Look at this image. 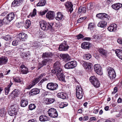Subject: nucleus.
<instances>
[{
    "label": "nucleus",
    "mask_w": 122,
    "mask_h": 122,
    "mask_svg": "<svg viewBox=\"0 0 122 122\" xmlns=\"http://www.w3.org/2000/svg\"><path fill=\"white\" fill-rule=\"evenodd\" d=\"M60 64L58 61L55 63L54 65V69L51 71L52 73L55 74L60 81H65L63 71L60 67Z\"/></svg>",
    "instance_id": "f257e3e1"
},
{
    "label": "nucleus",
    "mask_w": 122,
    "mask_h": 122,
    "mask_svg": "<svg viewBox=\"0 0 122 122\" xmlns=\"http://www.w3.org/2000/svg\"><path fill=\"white\" fill-rule=\"evenodd\" d=\"M40 25L41 29L46 31L49 29H51L53 25V23H47L44 20H41L39 22Z\"/></svg>",
    "instance_id": "f03ea898"
},
{
    "label": "nucleus",
    "mask_w": 122,
    "mask_h": 122,
    "mask_svg": "<svg viewBox=\"0 0 122 122\" xmlns=\"http://www.w3.org/2000/svg\"><path fill=\"white\" fill-rule=\"evenodd\" d=\"M76 95L78 99H81L83 96V93L81 88L79 86H77L76 88Z\"/></svg>",
    "instance_id": "7ed1b4c3"
},
{
    "label": "nucleus",
    "mask_w": 122,
    "mask_h": 122,
    "mask_svg": "<svg viewBox=\"0 0 122 122\" xmlns=\"http://www.w3.org/2000/svg\"><path fill=\"white\" fill-rule=\"evenodd\" d=\"M69 48L66 41H64L60 45L58 49L60 51H67Z\"/></svg>",
    "instance_id": "20e7f679"
},
{
    "label": "nucleus",
    "mask_w": 122,
    "mask_h": 122,
    "mask_svg": "<svg viewBox=\"0 0 122 122\" xmlns=\"http://www.w3.org/2000/svg\"><path fill=\"white\" fill-rule=\"evenodd\" d=\"M49 116L53 118H56L58 116V113L56 110L54 108H51L48 111Z\"/></svg>",
    "instance_id": "39448f33"
},
{
    "label": "nucleus",
    "mask_w": 122,
    "mask_h": 122,
    "mask_svg": "<svg viewBox=\"0 0 122 122\" xmlns=\"http://www.w3.org/2000/svg\"><path fill=\"white\" fill-rule=\"evenodd\" d=\"M58 84L56 83L50 82L47 85L46 88L49 90L54 91L56 90L58 88Z\"/></svg>",
    "instance_id": "423d86ee"
},
{
    "label": "nucleus",
    "mask_w": 122,
    "mask_h": 122,
    "mask_svg": "<svg viewBox=\"0 0 122 122\" xmlns=\"http://www.w3.org/2000/svg\"><path fill=\"white\" fill-rule=\"evenodd\" d=\"M77 65L76 62L74 61L66 64L64 66L65 68L67 69H71L74 68Z\"/></svg>",
    "instance_id": "0eeeda50"
},
{
    "label": "nucleus",
    "mask_w": 122,
    "mask_h": 122,
    "mask_svg": "<svg viewBox=\"0 0 122 122\" xmlns=\"http://www.w3.org/2000/svg\"><path fill=\"white\" fill-rule=\"evenodd\" d=\"M108 71L109 77L111 79L114 78L116 76V74L113 68L111 67H109Z\"/></svg>",
    "instance_id": "6e6552de"
},
{
    "label": "nucleus",
    "mask_w": 122,
    "mask_h": 122,
    "mask_svg": "<svg viewBox=\"0 0 122 122\" xmlns=\"http://www.w3.org/2000/svg\"><path fill=\"white\" fill-rule=\"evenodd\" d=\"M95 71L99 75H101L102 74V68L100 65L98 64H96L94 66Z\"/></svg>",
    "instance_id": "1a4fd4ad"
},
{
    "label": "nucleus",
    "mask_w": 122,
    "mask_h": 122,
    "mask_svg": "<svg viewBox=\"0 0 122 122\" xmlns=\"http://www.w3.org/2000/svg\"><path fill=\"white\" fill-rule=\"evenodd\" d=\"M46 17L49 20H53L55 17V13L54 11H50L47 13Z\"/></svg>",
    "instance_id": "9d476101"
},
{
    "label": "nucleus",
    "mask_w": 122,
    "mask_h": 122,
    "mask_svg": "<svg viewBox=\"0 0 122 122\" xmlns=\"http://www.w3.org/2000/svg\"><path fill=\"white\" fill-rule=\"evenodd\" d=\"M57 97L63 99H65L68 98V96L67 94L64 92H59L57 94Z\"/></svg>",
    "instance_id": "9b49d317"
},
{
    "label": "nucleus",
    "mask_w": 122,
    "mask_h": 122,
    "mask_svg": "<svg viewBox=\"0 0 122 122\" xmlns=\"http://www.w3.org/2000/svg\"><path fill=\"white\" fill-rule=\"evenodd\" d=\"M15 17V14L13 12L10 13L8 14L7 15V17L4 18L3 19V20L5 19H7L8 21H9V22L10 21L12 20Z\"/></svg>",
    "instance_id": "f8f14e48"
},
{
    "label": "nucleus",
    "mask_w": 122,
    "mask_h": 122,
    "mask_svg": "<svg viewBox=\"0 0 122 122\" xmlns=\"http://www.w3.org/2000/svg\"><path fill=\"white\" fill-rule=\"evenodd\" d=\"M21 72L23 74H26L29 72L28 68L23 65H21L20 67Z\"/></svg>",
    "instance_id": "ddd939ff"
},
{
    "label": "nucleus",
    "mask_w": 122,
    "mask_h": 122,
    "mask_svg": "<svg viewBox=\"0 0 122 122\" xmlns=\"http://www.w3.org/2000/svg\"><path fill=\"white\" fill-rule=\"evenodd\" d=\"M39 89L38 88H35L31 89L30 91L29 94L31 95H34L39 94Z\"/></svg>",
    "instance_id": "4468645a"
},
{
    "label": "nucleus",
    "mask_w": 122,
    "mask_h": 122,
    "mask_svg": "<svg viewBox=\"0 0 122 122\" xmlns=\"http://www.w3.org/2000/svg\"><path fill=\"white\" fill-rule=\"evenodd\" d=\"M117 26L116 24H111L108 28V30L110 32H114L117 29Z\"/></svg>",
    "instance_id": "2eb2a0df"
},
{
    "label": "nucleus",
    "mask_w": 122,
    "mask_h": 122,
    "mask_svg": "<svg viewBox=\"0 0 122 122\" xmlns=\"http://www.w3.org/2000/svg\"><path fill=\"white\" fill-rule=\"evenodd\" d=\"M8 61L7 57L2 56L0 58V65L5 64Z\"/></svg>",
    "instance_id": "dca6fc26"
},
{
    "label": "nucleus",
    "mask_w": 122,
    "mask_h": 122,
    "mask_svg": "<svg viewBox=\"0 0 122 122\" xmlns=\"http://www.w3.org/2000/svg\"><path fill=\"white\" fill-rule=\"evenodd\" d=\"M19 94V91L18 89H14L12 92L11 96L12 98H14L18 96Z\"/></svg>",
    "instance_id": "f3484780"
},
{
    "label": "nucleus",
    "mask_w": 122,
    "mask_h": 122,
    "mask_svg": "<svg viewBox=\"0 0 122 122\" xmlns=\"http://www.w3.org/2000/svg\"><path fill=\"white\" fill-rule=\"evenodd\" d=\"M44 100L45 103L46 104H49L53 103L55 100V99L53 98H45Z\"/></svg>",
    "instance_id": "a211bd4d"
},
{
    "label": "nucleus",
    "mask_w": 122,
    "mask_h": 122,
    "mask_svg": "<svg viewBox=\"0 0 122 122\" xmlns=\"http://www.w3.org/2000/svg\"><path fill=\"white\" fill-rule=\"evenodd\" d=\"M91 44L88 42H84L82 43L81 45V47L84 49H88L90 46Z\"/></svg>",
    "instance_id": "6ab92c4d"
},
{
    "label": "nucleus",
    "mask_w": 122,
    "mask_h": 122,
    "mask_svg": "<svg viewBox=\"0 0 122 122\" xmlns=\"http://www.w3.org/2000/svg\"><path fill=\"white\" fill-rule=\"evenodd\" d=\"M57 15L56 19L57 20L59 21L64 19V16L61 12H58L57 13Z\"/></svg>",
    "instance_id": "aec40b11"
},
{
    "label": "nucleus",
    "mask_w": 122,
    "mask_h": 122,
    "mask_svg": "<svg viewBox=\"0 0 122 122\" xmlns=\"http://www.w3.org/2000/svg\"><path fill=\"white\" fill-rule=\"evenodd\" d=\"M112 7L114 9L117 10L122 7V4L120 3H116L112 5Z\"/></svg>",
    "instance_id": "412c9836"
},
{
    "label": "nucleus",
    "mask_w": 122,
    "mask_h": 122,
    "mask_svg": "<svg viewBox=\"0 0 122 122\" xmlns=\"http://www.w3.org/2000/svg\"><path fill=\"white\" fill-rule=\"evenodd\" d=\"M18 37L22 41H24L27 37V35L23 33H19L18 35Z\"/></svg>",
    "instance_id": "4be33fe9"
},
{
    "label": "nucleus",
    "mask_w": 122,
    "mask_h": 122,
    "mask_svg": "<svg viewBox=\"0 0 122 122\" xmlns=\"http://www.w3.org/2000/svg\"><path fill=\"white\" fill-rule=\"evenodd\" d=\"M60 56L65 61H68L70 58L69 56L67 54H61L60 55Z\"/></svg>",
    "instance_id": "5701e85b"
},
{
    "label": "nucleus",
    "mask_w": 122,
    "mask_h": 122,
    "mask_svg": "<svg viewBox=\"0 0 122 122\" xmlns=\"http://www.w3.org/2000/svg\"><path fill=\"white\" fill-rule=\"evenodd\" d=\"M23 0H14L12 3L11 6L14 7L17 6H18L20 4Z\"/></svg>",
    "instance_id": "b1692460"
},
{
    "label": "nucleus",
    "mask_w": 122,
    "mask_h": 122,
    "mask_svg": "<svg viewBox=\"0 0 122 122\" xmlns=\"http://www.w3.org/2000/svg\"><path fill=\"white\" fill-rule=\"evenodd\" d=\"M115 52L117 57L122 60V50L120 49H117L116 50Z\"/></svg>",
    "instance_id": "393cba45"
},
{
    "label": "nucleus",
    "mask_w": 122,
    "mask_h": 122,
    "mask_svg": "<svg viewBox=\"0 0 122 122\" xmlns=\"http://www.w3.org/2000/svg\"><path fill=\"white\" fill-rule=\"evenodd\" d=\"M98 51L101 56L103 55L104 56H106L107 54V51L102 48H99Z\"/></svg>",
    "instance_id": "a878e982"
},
{
    "label": "nucleus",
    "mask_w": 122,
    "mask_h": 122,
    "mask_svg": "<svg viewBox=\"0 0 122 122\" xmlns=\"http://www.w3.org/2000/svg\"><path fill=\"white\" fill-rule=\"evenodd\" d=\"M91 64L89 63L84 62L83 64V66L86 70L87 71L88 70H91Z\"/></svg>",
    "instance_id": "bb28decb"
},
{
    "label": "nucleus",
    "mask_w": 122,
    "mask_h": 122,
    "mask_svg": "<svg viewBox=\"0 0 122 122\" xmlns=\"http://www.w3.org/2000/svg\"><path fill=\"white\" fill-rule=\"evenodd\" d=\"M39 120L41 122L47 121L49 119V117L44 115L41 116L39 117Z\"/></svg>",
    "instance_id": "cd10ccee"
},
{
    "label": "nucleus",
    "mask_w": 122,
    "mask_h": 122,
    "mask_svg": "<svg viewBox=\"0 0 122 122\" xmlns=\"http://www.w3.org/2000/svg\"><path fill=\"white\" fill-rule=\"evenodd\" d=\"M52 55L53 54L51 52H46L43 53L42 57L43 58L45 57H51Z\"/></svg>",
    "instance_id": "c85d7f7f"
},
{
    "label": "nucleus",
    "mask_w": 122,
    "mask_h": 122,
    "mask_svg": "<svg viewBox=\"0 0 122 122\" xmlns=\"http://www.w3.org/2000/svg\"><path fill=\"white\" fill-rule=\"evenodd\" d=\"M107 22L105 21H101L98 24V26L102 28H103L107 25Z\"/></svg>",
    "instance_id": "c756f323"
},
{
    "label": "nucleus",
    "mask_w": 122,
    "mask_h": 122,
    "mask_svg": "<svg viewBox=\"0 0 122 122\" xmlns=\"http://www.w3.org/2000/svg\"><path fill=\"white\" fill-rule=\"evenodd\" d=\"M28 103V102L26 100L22 99L20 102V106L21 107H25L27 106Z\"/></svg>",
    "instance_id": "7c9ffc66"
},
{
    "label": "nucleus",
    "mask_w": 122,
    "mask_h": 122,
    "mask_svg": "<svg viewBox=\"0 0 122 122\" xmlns=\"http://www.w3.org/2000/svg\"><path fill=\"white\" fill-rule=\"evenodd\" d=\"M46 3V0H40L37 4V6H42L44 5Z\"/></svg>",
    "instance_id": "2f4dec72"
},
{
    "label": "nucleus",
    "mask_w": 122,
    "mask_h": 122,
    "mask_svg": "<svg viewBox=\"0 0 122 122\" xmlns=\"http://www.w3.org/2000/svg\"><path fill=\"white\" fill-rule=\"evenodd\" d=\"M17 106L16 105H14L11 106L10 108L9 109L15 112L17 110Z\"/></svg>",
    "instance_id": "473e14b6"
},
{
    "label": "nucleus",
    "mask_w": 122,
    "mask_h": 122,
    "mask_svg": "<svg viewBox=\"0 0 122 122\" xmlns=\"http://www.w3.org/2000/svg\"><path fill=\"white\" fill-rule=\"evenodd\" d=\"M86 10V8L85 7H81L79 8L78 10V12L81 13L82 12L83 13H85Z\"/></svg>",
    "instance_id": "72a5a7b5"
},
{
    "label": "nucleus",
    "mask_w": 122,
    "mask_h": 122,
    "mask_svg": "<svg viewBox=\"0 0 122 122\" xmlns=\"http://www.w3.org/2000/svg\"><path fill=\"white\" fill-rule=\"evenodd\" d=\"M66 5L67 6L69 7V11L70 13L72 11L73 9L72 8L73 5L71 4L70 2H68V3H66Z\"/></svg>",
    "instance_id": "f704fd0d"
},
{
    "label": "nucleus",
    "mask_w": 122,
    "mask_h": 122,
    "mask_svg": "<svg viewBox=\"0 0 122 122\" xmlns=\"http://www.w3.org/2000/svg\"><path fill=\"white\" fill-rule=\"evenodd\" d=\"M40 80L39 78L38 77L34 78V79L32 81V82L31 83L32 85L33 86L38 83Z\"/></svg>",
    "instance_id": "c9c22d12"
},
{
    "label": "nucleus",
    "mask_w": 122,
    "mask_h": 122,
    "mask_svg": "<svg viewBox=\"0 0 122 122\" xmlns=\"http://www.w3.org/2000/svg\"><path fill=\"white\" fill-rule=\"evenodd\" d=\"M68 105V104L67 102H62L59 105V107L61 108H63L64 107L67 106Z\"/></svg>",
    "instance_id": "e433bc0d"
},
{
    "label": "nucleus",
    "mask_w": 122,
    "mask_h": 122,
    "mask_svg": "<svg viewBox=\"0 0 122 122\" xmlns=\"http://www.w3.org/2000/svg\"><path fill=\"white\" fill-rule=\"evenodd\" d=\"M12 84H10L7 86L5 88L4 90L5 92L6 95H7L9 93L10 91V88Z\"/></svg>",
    "instance_id": "4c0bfd02"
},
{
    "label": "nucleus",
    "mask_w": 122,
    "mask_h": 122,
    "mask_svg": "<svg viewBox=\"0 0 122 122\" xmlns=\"http://www.w3.org/2000/svg\"><path fill=\"white\" fill-rule=\"evenodd\" d=\"M89 79L90 81L92 84L94 82H95L96 81H97L98 80L97 78L94 76H91L90 77Z\"/></svg>",
    "instance_id": "58836bf2"
},
{
    "label": "nucleus",
    "mask_w": 122,
    "mask_h": 122,
    "mask_svg": "<svg viewBox=\"0 0 122 122\" xmlns=\"http://www.w3.org/2000/svg\"><path fill=\"white\" fill-rule=\"evenodd\" d=\"M6 112L5 109L2 108L1 109L0 116L2 117H4L6 114Z\"/></svg>",
    "instance_id": "ea45409f"
},
{
    "label": "nucleus",
    "mask_w": 122,
    "mask_h": 122,
    "mask_svg": "<svg viewBox=\"0 0 122 122\" xmlns=\"http://www.w3.org/2000/svg\"><path fill=\"white\" fill-rule=\"evenodd\" d=\"M31 22L29 20H27L26 21L25 24V27L27 29L29 27L30 25Z\"/></svg>",
    "instance_id": "a19ab883"
},
{
    "label": "nucleus",
    "mask_w": 122,
    "mask_h": 122,
    "mask_svg": "<svg viewBox=\"0 0 122 122\" xmlns=\"http://www.w3.org/2000/svg\"><path fill=\"white\" fill-rule=\"evenodd\" d=\"M92 56L90 54H87L84 55L83 57V59L86 60H88L91 58Z\"/></svg>",
    "instance_id": "79ce46f5"
},
{
    "label": "nucleus",
    "mask_w": 122,
    "mask_h": 122,
    "mask_svg": "<svg viewBox=\"0 0 122 122\" xmlns=\"http://www.w3.org/2000/svg\"><path fill=\"white\" fill-rule=\"evenodd\" d=\"M36 14V9H34L32 13H30L29 15V16L31 17H34Z\"/></svg>",
    "instance_id": "37998d69"
},
{
    "label": "nucleus",
    "mask_w": 122,
    "mask_h": 122,
    "mask_svg": "<svg viewBox=\"0 0 122 122\" xmlns=\"http://www.w3.org/2000/svg\"><path fill=\"white\" fill-rule=\"evenodd\" d=\"M93 86L96 88L100 86V83L99 81L98 80L96 81L95 82H94L92 84Z\"/></svg>",
    "instance_id": "c03bdc74"
},
{
    "label": "nucleus",
    "mask_w": 122,
    "mask_h": 122,
    "mask_svg": "<svg viewBox=\"0 0 122 122\" xmlns=\"http://www.w3.org/2000/svg\"><path fill=\"white\" fill-rule=\"evenodd\" d=\"M36 107V106L34 104H31L29 106V108L31 110L35 109Z\"/></svg>",
    "instance_id": "a18cd8bd"
},
{
    "label": "nucleus",
    "mask_w": 122,
    "mask_h": 122,
    "mask_svg": "<svg viewBox=\"0 0 122 122\" xmlns=\"http://www.w3.org/2000/svg\"><path fill=\"white\" fill-rule=\"evenodd\" d=\"M93 24L91 22L89 23L88 27V29L90 30H92L94 28Z\"/></svg>",
    "instance_id": "49530a36"
},
{
    "label": "nucleus",
    "mask_w": 122,
    "mask_h": 122,
    "mask_svg": "<svg viewBox=\"0 0 122 122\" xmlns=\"http://www.w3.org/2000/svg\"><path fill=\"white\" fill-rule=\"evenodd\" d=\"M3 38L6 41H9L11 39V37L9 35H7L3 37Z\"/></svg>",
    "instance_id": "de8ad7c7"
},
{
    "label": "nucleus",
    "mask_w": 122,
    "mask_h": 122,
    "mask_svg": "<svg viewBox=\"0 0 122 122\" xmlns=\"http://www.w3.org/2000/svg\"><path fill=\"white\" fill-rule=\"evenodd\" d=\"M47 11V10H44L43 11H41L39 12V15L42 16L44 15Z\"/></svg>",
    "instance_id": "09e8293b"
},
{
    "label": "nucleus",
    "mask_w": 122,
    "mask_h": 122,
    "mask_svg": "<svg viewBox=\"0 0 122 122\" xmlns=\"http://www.w3.org/2000/svg\"><path fill=\"white\" fill-rule=\"evenodd\" d=\"M96 16L98 18L103 20V13H99L96 15Z\"/></svg>",
    "instance_id": "8fccbe9b"
},
{
    "label": "nucleus",
    "mask_w": 122,
    "mask_h": 122,
    "mask_svg": "<svg viewBox=\"0 0 122 122\" xmlns=\"http://www.w3.org/2000/svg\"><path fill=\"white\" fill-rule=\"evenodd\" d=\"M50 59L49 58L44 59L41 62L43 63L44 66L46 65L47 62L49 61Z\"/></svg>",
    "instance_id": "3c124183"
},
{
    "label": "nucleus",
    "mask_w": 122,
    "mask_h": 122,
    "mask_svg": "<svg viewBox=\"0 0 122 122\" xmlns=\"http://www.w3.org/2000/svg\"><path fill=\"white\" fill-rule=\"evenodd\" d=\"M8 113L10 116H12L15 115V112L9 109L8 111Z\"/></svg>",
    "instance_id": "603ef678"
},
{
    "label": "nucleus",
    "mask_w": 122,
    "mask_h": 122,
    "mask_svg": "<svg viewBox=\"0 0 122 122\" xmlns=\"http://www.w3.org/2000/svg\"><path fill=\"white\" fill-rule=\"evenodd\" d=\"M14 81L16 82L20 83L21 82V81L19 78L16 77L14 79Z\"/></svg>",
    "instance_id": "864d4df0"
},
{
    "label": "nucleus",
    "mask_w": 122,
    "mask_h": 122,
    "mask_svg": "<svg viewBox=\"0 0 122 122\" xmlns=\"http://www.w3.org/2000/svg\"><path fill=\"white\" fill-rule=\"evenodd\" d=\"M86 19L85 17L81 18L77 20V22L78 23H80L82 22L83 20H85Z\"/></svg>",
    "instance_id": "5fc2aeb1"
},
{
    "label": "nucleus",
    "mask_w": 122,
    "mask_h": 122,
    "mask_svg": "<svg viewBox=\"0 0 122 122\" xmlns=\"http://www.w3.org/2000/svg\"><path fill=\"white\" fill-rule=\"evenodd\" d=\"M18 41L17 40H15L12 42V45L13 46H16L18 45Z\"/></svg>",
    "instance_id": "6e6d98bb"
},
{
    "label": "nucleus",
    "mask_w": 122,
    "mask_h": 122,
    "mask_svg": "<svg viewBox=\"0 0 122 122\" xmlns=\"http://www.w3.org/2000/svg\"><path fill=\"white\" fill-rule=\"evenodd\" d=\"M109 17V16L108 15L105 13H103V20L105 18H107V19Z\"/></svg>",
    "instance_id": "4d7b16f0"
},
{
    "label": "nucleus",
    "mask_w": 122,
    "mask_h": 122,
    "mask_svg": "<svg viewBox=\"0 0 122 122\" xmlns=\"http://www.w3.org/2000/svg\"><path fill=\"white\" fill-rule=\"evenodd\" d=\"M23 25V24L22 23L20 22V23H18L16 24V25L17 27L19 28H20L22 27Z\"/></svg>",
    "instance_id": "13d9d810"
},
{
    "label": "nucleus",
    "mask_w": 122,
    "mask_h": 122,
    "mask_svg": "<svg viewBox=\"0 0 122 122\" xmlns=\"http://www.w3.org/2000/svg\"><path fill=\"white\" fill-rule=\"evenodd\" d=\"M76 37H77V38L78 39L83 38L84 37L81 34H79Z\"/></svg>",
    "instance_id": "bf43d9fd"
},
{
    "label": "nucleus",
    "mask_w": 122,
    "mask_h": 122,
    "mask_svg": "<svg viewBox=\"0 0 122 122\" xmlns=\"http://www.w3.org/2000/svg\"><path fill=\"white\" fill-rule=\"evenodd\" d=\"M44 66L43 63L41 62V63H39L38 66V69H40L41 67Z\"/></svg>",
    "instance_id": "052dcab7"
},
{
    "label": "nucleus",
    "mask_w": 122,
    "mask_h": 122,
    "mask_svg": "<svg viewBox=\"0 0 122 122\" xmlns=\"http://www.w3.org/2000/svg\"><path fill=\"white\" fill-rule=\"evenodd\" d=\"M46 75V74L45 73L41 74L40 75L38 76V77L41 80L43 76H45Z\"/></svg>",
    "instance_id": "680f3d73"
},
{
    "label": "nucleus",
    "mask_w": 122,
    "mask_h": 122,
    "mask_svg": "<svg viewBox=\"0 0 122 122\" xmlns=\"http://www.w3.org/2000/svg\"><path fill=\"white\" fill-rule=\"evenodd\" d=\"M33 86L32 84L31 83L30 85L27 86L25 88L26 89H30Z\"/></svg>",
    "instance_id": "e2e57ef3"
},
{
    "label": "nucleus",
    "mask_w": 122,
    "mask_h": 122,
    "mask_svg": "<svg viewBox=\"0 0 122 122\" xmlns=\"http://www.w3.org/2000/svg\"><path fill=\"white\" fill-rule=\"evenodd\" d=\"M87 7L88 9L90 10L92 8V6L91 4H88L87 5Z\"/></svg>",
    "instance_id": "0e129e2a"
},
{
    "label": "nucleus",
    "mask_w": 122,
    "mask_h": 122,
    "mask_svg": "<svg viewBox=\"0 0 122 122\" xmlns=\"http://www.w3.org/2000/svg\"><path fill=\"white\" fill-rule=\"evenodd\" d=\"M117 41L118 43L122 45V39H117Z\"/></svg>",
    "instance_id": "69168bd1"
},
{
    "label": "nucleus",
    "mask_w": 122,
    "mask_h": 122,
    "mask_svg": "<svg viewBox=\"0 0 122 122\" xmlns=\"http://www.w3.org/2000/svg\"><path fill=\"white\" fill-rule=\"evenodd\" d=\"M117 88L116 87H115L114 88L113 92H112V94H114L115 93L117 92Z\"/></svg>",
    "instance_id": "338daca9"
},
{
    "label": "nucleus",
    "mask_w": 122,
    "mask_h": 122,
    "mask_svg": "<svg viewBox=\"0 0 122 122\" xmlns=\"http://www.w3.org/2000/svg\"><path fill=\"white\" fill-rule=\"evenodd\" d=\"M98 37V36L97 35L95 34L92 37V39H97Z\"/></svg>",
    "instance_id": "774afa93"
}]
</instances>
